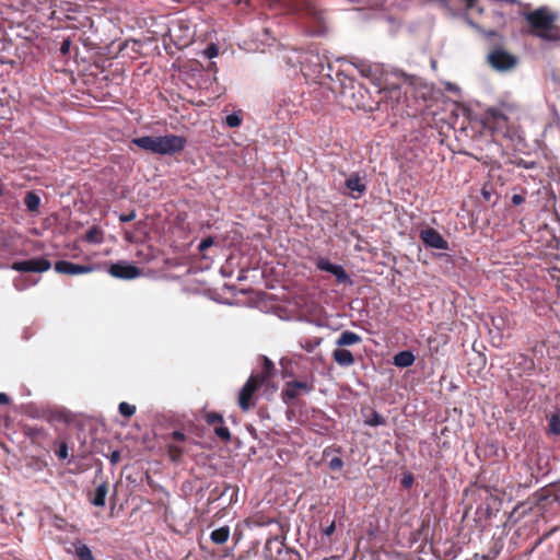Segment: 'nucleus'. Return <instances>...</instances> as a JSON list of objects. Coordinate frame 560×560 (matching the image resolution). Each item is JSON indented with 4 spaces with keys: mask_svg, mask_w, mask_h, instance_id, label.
<instances>
[{
    "mask_svg": "<svg viewBox=\"0 0 560 560\" xmlns=\"http://www.w3.org/2000/svg\"><path fill=\"white\" fill-rule=\"evenodd\" d=\"M524 201H525V198L522 195L515 194L512 196V203L514 206H520V205L524 203Z\"/></svg>",
    "mask_w": 560,
    "mask_h": 560,
    "instance_id": "37998d69",
    "label": "nucleus"
},
{
    "mask_svg": "<svg viewBox=\"0 0 560 560\" xmlns=\"http://www.w3.org/2000/svg\"><path fill=\"white\" fill-rule=\"evenodd\" d=\"M315 388V377L313 374L305 381L287 382L285 387L281 392L282 401L287 405L292 404L301 393L310 394Z\"/></svg>",
    "mask_w": 560,
    "mask_h": 560,
    "instance_id": "39448f33",
    "label": "nucleus"
},
{
    "mask_svg": "<svg viewBox=\"0 0 560 560\" xmlns=\"http://www.w3.org/2000/svg\"><path fill=\"white\" fill-rule=\"evenodd\" d=\"M469 24L475 27L476 30H478L479 32H481L483 35L488 36V37H492V36H495L497 35V32L495 31H483L481 30V27L479 25H477L475 22L472 21H469Z\"/></svg>",
    "mask_w": 560,
    "mask_h": 560,
    "instance_id": "ea45409f",
    "label": "nucleus"
},
{
    "mask_svg": "<svg viewBox=\"0 0 560 560\" xmlns=\"http://www.w3.org/2000/svg\"><path fill=\"white\" fill-rule=\"evenodd\" d=\"M334 361L342 368H348L354 364L355 360L352 352L348 349L337 347L332 351Z\"/></svg>",
    "mask_w": 560,
    "mask_h": 560,
    "instance_id": "f3484780",
    "label": "nucleus"
},
{
    "mask_svg": "<svg viewBox=\"0 0 560 560\" xmlns=\"http://www.w3.org/2000/svg\"><path fill=\"white\" fill-rule=\"evenodd\" d=\"M488 61L492 68L499 71H509L517 63V58L502 48H494L488 55Z\"/></svg>",
    "mask_w": 560,
    "mask_h": 560,
    "instance_id": "0eeeda50",
    "label": "nucleus"
},
{
    "mask_svg": "<svg viewBox=\"0 0 560 560\" xmlns=\"http://www.w3.org/2000/svg\"><path fill=\"white\" fill-rule=\"evenodd\" d=\"M203 419L206 423L213 427L214 434L222 442L228 443L231 441V432L224 424L223 416L215 411H208L205 413Z\"/></svg>",
    "mask_w": 560,
    "mask_h": 560,
    "instance_id": "9b49d317",
    "label": "nucleus"
},
{
    "mask_svg": "<svg viewBox=\"0 0 560 560\" xmlns=\"http://www.w3.org/2000/svg\"><path fill=\"white\" fill-rule=\"evenodd\" d=\"M118 410H119L121 416H124L126 418H129V417L135 415L136 406L130 405V404H128L126 401H122V402L119 404Z\"/></svg>",
    "mask_w": 560,
    "mask_h": 560,
    "instance_id": "c85d7f7f",
    "label": "nucleus"
},
{
    "mask_svg": "<svg viewBox=\"0 0 560 560\" xmlns=\"http://www.w3.org/2000/svg\"><path fill=\"white\" fill-rule=\"evenodd\" d=\"M56 455L59 459H67L69 457V447L67 442L62 441L59 443L58 450L56 451Z\"/></svg>",
    "mask_w": 560,
    "mask_h": 560,
    "instance_id": "473e14b6",
    "label": "nucleus"
},
{
    "mask_svg": "<svg viewBox=\"0 0 560 560\" xmlns=\"http://www.w3.org/2000/svg\"><path fill=\"white\" fill-rule=\"evenodd\" d=\"M307 61L314 63L316 69L313 71L314 73L322 74L324 72V65L320 62V58L318 55H310L307 57Z\"/></svg>",
    "mask_w": 560,
    "mask_h": 560,
    "instance_id": "7c9ffc66",
    "label": "nucleus"
},
{
    "mask_svg": "<svg viewBox=\"0 0 560 560\" xmlns=\"http://www.w3.org/2000/svg\"><path fill=\"white\" fill-rule=\"evenodd\" d=\"M303 14L308 20L310 33L312 35H320L326 31V20L324 12L312 1L303 4Z\"/></svg>",
    "mask_w": 560,
    "mask_h": 560,
    "instance_id": "423d86ee",
    "label": "nucleus"
},
{
    "mask_svg": "<svg viewBox=\"0 0 560 560\" xmlns=\"http://www.w3.org/2000/svg\"><path fill=\"white\" fill-rule=\"evenodd\" d=\"M521 359V361L518 362L520 365H523L524 368V371L526 372H532L534 371L535 369V362L533 359H530L529 357L525 355V354H520L518 357Z\"/></svg>",
    "mask_w": 560,
    "mask_h": 560,
    "instance_id": "c756f323",
    "label": "nucleus"
},
{
    "mask_svg": "<svg viewBox=\"0 0 560 560\" xmlns=\"http://www.w3.org/2000/svg\"><path fill=\"white\" fill-rule=\"evenodd\" d=\"M416 357L409 351H400L394 355L393 363L397 368H409L415 363Z\"/></svg>",
    "mask_w": 560,
    "mask_h": 560,
    "instance_id": "412c9836",
    "label": "nucleus"
},
{
    "mask_svg": "<svg viewBox=\"0 0 560 560\" xmlns=\"http://www.w3.org/2000/svg\"><path fill=\"white\" fill-rule=\"evenodd\" d=\"M419 237L425 247L435 249H448L447 241L433 228L422 229L419 233Z\"/></svg>",
    "mask_w": 560,
    "mask_h": 560,
    "instance_id": "4468645a",
    "label": "nucleus"
},
{
    "mask_svg": "<svg viewBox=\"0 0 560 560\" xmlns=\"http://www.w3.org/2000/svg\"><path fill=\"white\" fill-rule=\"evenodd\" d=\"M361 341H362V338L360 335H358L357 332L351 331V330H345L336 339V346L345 348V347L358 345Z\"/></svg>",
    "mask_w": 560,
    "mask_h": 560,
    "instance_id": "a211bd4d",
    "label": "nucleus"
},
{
    "mask_svg": "<svg viewBox=\"0 0 560 560\" xmlns=\"http://www.w3.org/2000/svg\"><path fill=\"white\" fill-rule=\"evenodd\" d=\"M24 203L30 212H37L40 206V198L33 191L26 192Z\"/></svg>",
    "mask_w": 560,
    "mask_h": 560,
    "instance_id": "b1692460",
    "label": "nucleus"
},
{
    "mask_svg": "<svg viewBox=\"0 0 560 560\" xmlns=\"http://www.w3.org/2000/svg\"><path fill=\"white\" fill-rule=\"evenodd\" d=\"M119 458H120V454H119V452H118V451H114V452L110 454V456H109V460H110V463H112V464H114V465L118 463Z\"/></svg>",
    "mask_w": 560,
    "mask_h": 560,
    "instance_id": "a18cd8bd",
    "label": "nucleus"
},
{
    "mask_svg": "<svg viewBox=\"0 0 560 560\" xmlns=\"http://www.w3.org/2000/svg\"><path fill=\"white\" fill-rule=\"evenodd\" d=\"M322 342L320 338H308L301 341V347L307 352H313Z\"/></svg>",
    "mask_w": 560,
    "mask_h": 560,
    "instance_id": "bb28decb",
    "label": "nucleus"
},
{
    "mask_svg": "<svg viewBox=\"0 0 560 560\" xmlns=\"http://www.w3.org/2000/svg\"><path fill=\"white\" fill-rule=\"evenodd\" d=\"M137 217V213L135 210H131L129 213H122L119 215V221L122 222V223H127V222H130L132 220H135Z\"/></svg>",
    "mask_w": 560,
    "mask_h": 560,
    "instance_id": "e433bc0d",
    "label": "nucleus"
},
{
    "mask_svg": "<svg viewBox=\"0 0 560 560\" xmlns=\"http://www.w3.org/2000/svg\"><path fill=\"white\" fill-rule=\"evenodd\" d=\"M100 268L101 266L95 264L79 265L68 260H58L54 265V269L57 273L69 276L90 273L98 270Z\"/></svg>",
    "mask_w": 560,
    "mask_h": 560,
    "instance_id": "6e6552de",
    "label": "nucleus"
},
{
    "mask_svg": "<svg viewBox=\"0 0 560 560\" xmlns=\"http://www.w3.org/2000/svg\"><path fill=\"white\" fill-rule=\"evenodd\" d=\"M218 52H219V49L213 44L208 46L207 49L205 50V54L208 58H213V57L218 56Z\"/></svg>",
    "mask_w": 560,
    "mask_h": 560,
    "instance_id": "4c0bfd02",
    "label": "nucleus"
},
{
    "mask_svg": "<svg viewBox=\"0 0 560 560\" xmlns=\"http://www.w3.org/2000/svg\"><path fill=\"white\" fill-rule=\"evenodd\" d=\"M72 552L79 560H96L91 549L81 539H75L71 542V548L67 549Z\"/></svg>",
    "mask_w": 560,
    "mask_h": 560,
    "instance_id": "dca6fc26",
    "label": "nucleus"
},
{
    "mask_svg": "<svg viewBox=\"0 0 560 560\" xmlns=\"http://www.w3.org/2000/svg\"><path fill=\"white\" fill-rule=\"evenodd\" d=\"M465 1H466V3H467V7H468V8L474 7V4H475V2H476V0H465Z\"/></svg>",
    "mask_w": 560,
    "mask_h": 560,
    "instance_id": "de8ad7c7",
    "label": "nucleus"
},
{
    "mask_svg": "<svg viewBox=\"0 0 560 560\" xmlns=\"http://www.w3.org/2000/svg\"><path fill=\"white\" fill-rule=\"evenodd\" d=\"M10 402V397L5 393H0V404L8 405Z\"/></svg>",
    "mask_w": 560,
    "mask_h": 560,
    "instance_id": "49530a36",
    "label": "nucleus"
},
{
    "mask_svg": "<svg viewBox=\"0 0 560 560\" xmlns=\"http://www.w3.org/2000/svg\"><path fill=\"white\" fill-rule=\"evenodd\" d=\"M243 121V117L241 113H233L225 117V124L230 128H236L240 127Z\"/></svg>",
    "mask_w": 560,
    "mask_h": 560,
    "instance_id": "cd10ccee",
    "label": "nucleus"
},
{
    "mask_svg": "<svg viewBox=\"0 0 560 560\" xmlns=\"http://www.w3.org/2000/svg\"><path fill=\"white\" fill-rule=\"evenodd\" d=\"M70 40L69 39H65L62 43H61V47H60V51L62 55H67L69 52V49H70Z\"/></svg>",
    "mask_w": 560,
    "mask_h": 560,
    "instance_id": "c03bdc74",
    "label": "nucleus"
},
{
    "mask_svg": "<svg viewBox=\"0 0 560 560\" xmlns=\"http://www.w3.org/2000/svg\"><path fill=\"white\" fill-rule=\"evenodd\" d=\"M229 489H230V486H228V485H224L223 490H220L219 488H214L210 492V495L208 498L209 503H212V502L217 501L218 499H220L225 493V491Z\"/></svg>",
    "mask_w": 560,
    "mask_h": 560,
    "instance_id": "2f4dec72",
    "label": "nucleus"
},
{
    "mask_svg": "<svg viewBox=\"0 0 560 560\" xmlns=\"http://www.w3.org/2000/svg\"><path fill=\"white\" fill-rule=\"evenodd\" d=\"M131 143L139 147L144 151H149L160 155H173L182 152L186 144L187 139L184 136L178 135H165V136H144L133 138Z\"/></svg>",
    "mask_w": 560,
    "mask_h": 560,
    "instance_id": "f03ea898",
    "label": "nucleus"
},
{
    "mask_svg": "<svg viewBox=\"0 0 560 560\" xmlns=\"http://www.w3.org/2000/svg\"><path fill=\"white\" fill-rule=\"evenodd\" d=\"M85 241L93 244H100L103 242V231L94 225L85 234Z\"/></svg>",
    "mask_w": 560,
    "mask_h": 560,
    "instance_id": "393cba45",
    "label": "nucleus"
},
{
    "mask_svg": "<svg viewBox=\"0 0 560 560\" xmlns=\"http://www.w3.org/2000/svg\"><path fill=\"white\" fill-rule=\"evenodd\" d=\"M335 529H336V524L332 521L328 526H326L324 528L323 533L325 536L330 537L335 533Z\"/></svg>",
    "mask_w": 560,
    "mask_h": 560,
    "instance_id": "79ce46f5",
    "label": "nucleus"
},
{
    "mask_svg": "<svg viewBox=\"0 0 560 560\" xmlns=\"http://www.w3.org/2000/svg\"><path fill=\"white\" fill-rule=\"evenodd\" d=\"M364 423L369 427L385 425L386 419L374 409L363 411Z\"/></svg>",
    "mask_w": 560,
    "mask_h": 560,
    "instance_id": "4be33fe9",
    "label": "nucleus"
},
{
    "mask_svg": "<svg viewBox=\"0 0 560 560\" xmlns=\"http://www.w3.org/2000/svg\"><path fill=\"white\" fill-rule=\"evenodd\" d=\"M524 19L530 26L529 33L542 40H560V27L555 25L556 15L547 8H538L524 14Z\"/></svg>",
    "mask_w": 560,
    "mask_h": 560,
    "instance_id": "7ed1b4c3",
    "label": "nucleus"
},
{
    "mask_svg": "<svg viewBox=\"0 0 560 560\" xmlns=\"http://www.w3.org/2000/svg\"><path fill=\"white\" fill-rule=\"evenodd\" d=\"M107 493H108V486L106 482H102L96 487L94 492L90 495V502L95 506H104Z\"/></svg>",
    "mask_w": 560,
    "mask_h": 560,
    "instance_id": "aec40b11",
    "label": "nucleus"
},
{
    "mask_svg": "<svg viewBox=\"0 0 560 560\" xmlns=\"http://www.w3.org/2000/svg\"><path fill=\"white\" fill-rule=\"evenodd\" d=\"M27 278L25 277H18L14 279L13 281V284H14V288L18 290V291H23L27 288L28 283H27Z\"/></svg>",
    "mask_w": 560,
    "mask_h": 560,
    "instance_id": "72a5a7b5",
    "label": "nucleus"
},
{
    "mask_svg": "<svg viewBox=\"0 0 560 560\" xmlns=\"http://www.w3.org/2000/svg\"><path fill=\"white\" fill-rule=\"evenodd\" d=\"M315 265L317 269L331 273L338 284H352L350 276L342 266L335 265L323 257L317 258Z\"/></svg>",
    "mask_w": 560,
    "mask_h": 560,
    "instance_id": "1a4fd4ad",
    "label": "nucleus"
},
{
    "mask_svg": "<svg viewBox=\"0 0 560 560\" xmlns=\"http://www.w3.org/2000/svg\"><path fill=\"white\" fill-rule=\"evenodd\" d=\"M329 468L334 471H339L343 468V460L340 457H334L329 462Z\"/></svg>",
    "mask_w": 560,
    "mask_h": 560,
    "instance_id": "f704fd0d",
    "label": "nucleus"
},
{
    "mask_svg": "<svg viewBox=\"0 0 560 560\" xmlns=\"http://www.w3.org/2000/svg\"><path fill=\"white\" fill-rule=\"evenodd\" d=\"M546 418L548 421L547 434L552 436L560 435V409L555 408V410L549 412Z\"/></svg>",
    "mask_w": 560,
    "mask_h": 560,
    "instance_id": "6ab92c4d",
    "label": "nucleus"
},
{
    "mask_svg": "<svg viewBox=\"0 0 560 560\" xmlns=\"http://www.w3.org/2000/svg\"><path fill=\"white\" fill-rule=\"evenodd\" d=\"M413 483V476L411 474L405 475L401 479V485L404 488L408 489Z\"/></svg>",
    "mask_w": 560,
    "mask_h": 560,
    "instance_id": "58836bf2",
    "label": "nucleus"
},
{
    "mask_svg": "<svg viewBox=\"0 0 560 560\" xmlns=\"http://www.w3.org/2000/svg\"><path fill=\"white\" fill-rule=\"evenodd\" d=\"M108 273L114 278L130 280L139 277L141 270L127 261H118L108 267Z\"/></svg>",
    "mask_w": 560,
    "mask_h": 560,
    "instance_id": "ddd939ff",
    "label": "nucleus"
},
{
    "mask_svg": "<svg viewBox=\"0 0 560 560\" xmlns=\"http://www.w3.org/2000/svg\"><path fill=\"white\" fill-rule=\"evenodd\" d=\"M346 187L349 189V195L358 199L366 191V185L358 173H352L345 182Z\"/></svg>",
    "mask_w": 560,
    "mask_h": 560,
    "instance_id": "2eb2a0df",
    "label": "nucleus"
},
{
    "mask_svg": "<svg viewBox=\"0 0 560 560\" xmlns=\"http://www.w3.org/2000/svg\"><path fill=\"white\" fill-rule=\"evenodd\" d=\"M508 116L498 108H489L486 113L483 127L491 131H503L508 128Z\"/></svg>",
    "mask_w": 560,
    "mask_h": 560,
    "instance_id": "f8f14e48",
    "label": "nucleus"
},
{
    "mask_svg": "<svg viewBox=\"0 0 560 560\" xmlns=\"http://www.w3.org/2000/svg\"><path fill=\"white\" fill-rule=\"evenodd\" d=\"M167 455L173 463H178L184 455V448L176 444H168Z\"/></svg>",
    "mask_w": 560,
    "mask_h": 560,
    "instance_id": "a878e982",
    "label": "nucleus"
},
{
    "mask_svg": "<svg viewBox=\"0 0 560 560\" xmlns=\"http://www.w3.org/2000/svg\"><path fill=\"white\" fill-rule=\"evenodd\" d=\"M213 243H214V240L211 236L203 238L198 245L199 252L202 253V252L207 250L209 247H211L213 245Z\"/></svg>",
    "mask_w": 560,
    "mask_h": 560,
    "instance_id": "c9c22d12",
    "label": "nucleus"
},
{
    "mask_svg": "<svg viewBox=\"0 0 560 560\" xmlns=\"http://www.w3.org/2000/svg\"><path fill=\"white\" fill-rule=\"evenodd\" d=\"M381 97L376 103V110H382L394 118L409 115L405 110L406 96L399 88L380 91Z\"/></svg>",
    "mask_w": 560,
    "mask_h": 560,
    "instance_id": "20e7f679",
    "label": "nucleus"
},
{
    "mask_svg": "<svg viewBox=\"0 0 560 560\" xmlns=\"http://www.w3.org/2000/svg\"><path fill=\"white\" fill-rule=\"evenodd\" d=\"M171 438L175 442H183V441L186 440V435L182 431H174V432H172Z\"/></svg>",
    "mask_w": 560,
    "mask_h": 560,
    "instance_id": "a19ab883",
    "label": "nucleus"
},
{
    "mask_svg": "<svg viewBox=\"0 0 560 560\" xmlns=\"http://www.w3.org/2000/svg\"><path fill=\"white\" fill-rule=\"evenodd\" d=\"M230 537V528L229 526H222L212 530L210 538L213 544L223 545L228 541Z\"/></svg>",
    "mask_w": 560,
    "mask_h": 560,
    "instance_id": "5701e85b",
    "label": "nucleus"
},
{
    "mask_svg": "<svg viewBox=\"0 0 560 560\" xmlns=\"http://www.w3.org/2000/svg\"><path fill=\"white\" fill-rule=\"evenodd\" d=\"M11 268L19 272H45L51 268V264L44 257L27 260L13 261Z\"/></svg>",
    "mask_w": 560,
    "mask_h": 560,
    "instance_id": "9d476101",
    "label": "nucleus"
},
{
    "mask_svg": "<svg viewBox=\"0 0 560 560\" xmlns=\"http://www.w3.org/2000/svg\"><path fill=\"white\" fill-rule=\"evenodd\" d=\"M275 375L276 368L273 362L269 358L262 357L261 371L252 373L246 383L243 385L242 389L240 390L237 402L243 411H248L249 409L255 407V393L261 386H268L270 381L275 377Z\"/></svg>",
    "mask_w": 560,
    "mask_h": 560,
    "instance_id": "f257e3e1",
    "label": "nucleus"
},
{
    "mask_svg": "<svg viewBox=\"0 0 560 560\" xmlns=\"http://www.w3.org/2000/svg\"><path fill=\"white\" fill-rule=\"evenodd\" d=\"M354 106H355V107H363V106H364V104H362V103H355V104H354Z\"/></svg>",
    "mask_w": 560,
    "mask_h": 560,
    "instance_id": "09e8293b",
    "label": "nucleus"
}]
</instances>
